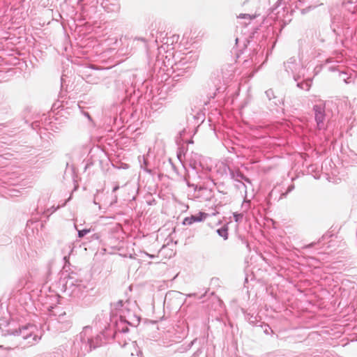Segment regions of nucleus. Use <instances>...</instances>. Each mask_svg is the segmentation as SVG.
<instances>
[{"label":"nucleus","mask_w":357,"mask_h":357,"mask_svg":"<svg viewBox=\"0 0 357 357\" xmlns=\"http://www.w3.org/2000/svg\"><path fill=\"white\" fill-rule=\"evenodd\" d=\"M265 94L268 100L273 101L274 105L280 106L282 103V100L275 96L274 92L271 89L266 90L265 91Z\"/></svg>","instance_id":"19"},{"label":"nucleus","mask_w":357,"mask_h":357,"mask_svg":"<svg viewBox=\"0 0 357 357\" xmlns=\"http://www.w3.org/2000/svg\"><path fill=\"white\" fill-rule=\"evenodd\" d=\"M130 345L135 349V353H136V355L137 356H139V354H142V352L141 351L138 350L136 347H137V343L135 341H132L130 343Z\"/></svg>","instance_id":"29"},{"label":"nucleus","mask_w":357,"mask_h":357,"mask_svg":"<svg viewBox=\"0 0 357 357\" xmlns=\"http://www.w3.org/2000/svg\"><path fill=\"white\" fill-rule=\"evenodd\" d=\"M238 42H239V38H236V44L238 45Z\"/></svg>","instance_id":"54"},{"label":"nucleus","mask_w":357,"mask_h":357,"mask_svg":"<svg viewBox=\"0 0 357 357\" xmlns=\"http://www.w3.org/2000/svg\"><path fill=\"white\" fill-rule=\"evenodd\" d=\"M233 215H234V220L236 222H240L243 218V213H234Z\"/></svg>","instance_id":"28"},{"label":"nucleus","mask_w":357,"mask_h":357,"mask_svg":"<svg viewBox=\"0 0 357 357\" xmlns=\"http://www.w3.org/2000/svg\"><path fill=\"white\" fill-rule=\"evenodd\" d=\"M202 353V349H198L192 355V357H199L200 354Z\"/></svg>","instance_id":"34"},{"label":"nucleus","mask_w":357,"mask_h":357,"mask_svg":"<svg viewBox=\"0 0 357 357\" xmlns=\"http://www.w3.org/2000/svg\"><path fill=\"white\" fill-rule=\"evenodd\" d=\"M307 0H298V1L301 3H305Z\"/></svg>","instance_id":"53"},{"label":"nucleus","mask_w":357,"mask_h":357,"mask_svg":"<svg viewBox=\"0 0 357 357\" xmlns=\"http://www.w3.org/2000/svg\"><path fill=\"white\" fill-rule=\"evenodd\" d=\"M204 189V188L203 187H202V186H199V188H198L197 185H196L195 188V190H199V191L202 190Z\"/></svg>","instance_id":"46"},{"label":"nucleus","mask_w":357,"mask_h":357,"mask_svg":"<svg viewBox=\"0 0 357 357\" xmlns=\"http://www.w3.org/2000/svg\"><path fill=\"white\" fill-rule=\"evenodd\" d=\"M97 197H98L97 195H95L94 199H93V204L96 205H98L99 208H100V205L96 202Z\"/></svg>","instance_id":"40"},{"label":"nucleus","mask_w":357,"mask_h":357,"mask_svg":"<svg viewBox=\"0 0 357 357\" xmlns=\"http://www.w3.org/2000/svg\"><path fill=\"white\" fill-rule=\"evenodd\" d=\"M178 38V36H172V37L169 38L167 37V33H165L163 32H157V35L155 36V39L154 40V43L158 46V51L159 54H161L162 51H166V45H168V40L171 41V45H173L175 40L177 41Z\"/></svg>","instance_id":"11"},{"label":"nucleus","mask_w":357,"mask_h":357,"mask_svg":"<svg viewBox=\"0 0 357 357\" xmlns=\"http://www.w3.org/2000/svg\"><path fill=\"white\" fill-rule=\"evenodd\" d=\"M38 126V122L37 121H35L32 123V127L34 128V126Z\"/></svg>","instance_id":"50"},{"label":"nucleus","mask_w":357,"mask_h":357,"mask_svg":"<svg viewBox=\"0 0 357 357\" xmlns=\"http://www.w3.org/2000/svg\"><path fill=\"white\" fill-rule=\"evenodd\" d=\"M238 17L240 18V19H248L249 20L252 19V17L250 15H249V14H240L238 16ZM254 17H253V18Z\"/></svg>","instance_id":"30"},{"label":"nucleus","mask_w":357,"mask_h":357,"mask_svg":"<svg viewBox=\"0 0 357 357\" xmlns=\"http://www.w3.org/2000/svg\"><path fill=\"white\" fill-rule=\"evenodd\" d=\"M203 117L204 114L199 112H197L196 115L192 116L193 119H197L198 120L202 119V122L203 121Z\"/></svg>","instance_id":"32"},{"label":"nucleus","mask_w":357,"mask_h":357,"mask_svg":"<svg viewBox=\"0 0 357 357\" xmlns=\"http://www.w3.org/2000/svg\"><path fill=\"white\" fill-rule=\"evenodd\" d=\"M313 111L314 113V119L319 130L324 128V121L326 119L325 102L319 100L318 103L314 105Z\"/></svg>","instance_id":"10"},{"label":"nucleus","mask_w":357,"mask_h":357,"mask_svg":"<svg viewBox=\"0 0 357 357\" xmlns=\"http://www.w3.org/2000/svg\"><path fill=\"white\" fill-rule=\"evenodd\" d=\"M135 40H141V41H142L144 43L145 47L148 49V47H147V45H147V40L144 38H135Z\"/></svg>","instance_id":"35"},{"label":"nucleus","mask_w":357,"mask_h":357,"mask_svg":"<svg viewBox=\"0 0 357 357\" xmlns=\"http://www.w3.org/2000/svg\"><path fill=\"white\" fill-rule=\"evenodd\" d=\"M117 199H118L117 196L116 195H114L113 201H112L111 203H110V206L116 204L117 202Z\"/></svg>","instance_id":"38"},{"label":"nucleus","mask_w":357,"mask_h":357,"mask_svg":"<svg viewBox=\"0 0 357 357\" xmlns=\"http://www.w3.org/2000/svg\"><path fill=\"white\" fill-rule=\"evenodd\" d=\"M119 189V185H116L114 188H113V190H112V192H115L116 190H118Z\"/></svg>","instance_id":"41"},{"label":"nucleus","mask_w":357,"mask_h":357,"mask_svg":"<svg viewBox=\"0 0 357 357\" xmlns=\"http://www.w3.org/2000/svg\"><path fill=\"white\" fill-rule=\"evenodd\" d=\"M140 322V317L136 314L129 315L128 318L126 316L120 315L119 320L116 323V332L113 334L114 337L119 340L125 333H128V326L136 327Z\"/></svg>","instance_id":"7"},{"label":"nucleus","mask_w":357,"mask_h":357,"mask_svg":"<svg viewBox=\"0 0 357 357\" xmlns=\"http://www.w3.org/2000/svg\"><path fill=\"white\" fill-rule=\"evenodd\" d=\"M346 75H347V74H346V73H342V75H343V76H345Z\"/></svg>","instance_id":"57"},{"label":"nucleus","mask_w":357,"mask_h":357,"mask_svg":"<svg viewBox=\"0 0 357 357\" xmlns=\"http://www.w3.org/2000/svg\"><path fill=\"white\" fill-rule=\"evenodd\" d=\"M63 289L66 295L71 298H79L86 291V281L79 278L76 273H72L67 278Z\"/></svg>","instance_id":"6"},{"label":"nucleus","mask_w":357,"mask_h":357,"mask_svg":"<svg viewBox=\"0 0 357 357\" xmlns=\"http://www.w3.org/2000/svg\"><path fill=\"white\" fill-rule=\"evenodd\" d=\"M116 332V326L114 328H105V331L94 334L91 326H85L82 331L75 337L71 347L72 357H82L93 349L105 344L107 340L115 339L118 343L124 347L129 344L130 339L126 337L128 333L120 336L119 340L114 336Z\"/></svg>","instance_id":"1"},{"label":"nucleus","mask_w":357,"mask_h":357,"mask_svg":"<svg viewBox=\"0 0 357 357\" xmlns=\"http://www.w3.org/2000/svg\"><path fill=\"white\" fill-rule=\"evenodd\" d=\"M250 201L248 199H244L241 205V208L243 210V212L248 211V209L250 208Z\"/></svg>","instance_id":"25"},{"label":"nucleus","mask_w":357,"mask_h":357,"mask_svg":"<svg viewBox=\"0 0 357 357\" xmlns=\"http://www.w3.org/2000/svg\"><path fill=\"white\" fill-rule=\"evenodd\" d=\"M208 214L204 212H199L197 214L192 215L190 217H187L184 218L183 221V225H190L194 222H199L203 221L206 218Z\"/></svg>","instance_id":"15"},{"label":"nucleus","mask_w":357,"mask_h":357,"mask_svg":"<svg viewBox=\"0 0 357 357\" xmlns=\"http://www.w3.org/2000/svg\"><path fill=\"white\" fill-rule=\"evenodd\" d=\"M184 132H185V130H183L182 131H181V132H179V135H180V137H181V138L182 137V136H183V133H184Z\"/></svg>","instance_id":"51"},{"label":"nucleus","mask_w":357,"mask_h":357,"mask_svg":"<svg viewBox=\"0 0 357 357\" xmlns=\"http://www.w3.org/2000/svg\"><path fill=\"white\" fill-rule=\"evenodd\" d=\"M284 67L289 75H292L295 81L300 79L303 66L294 57L289 58L287 62L284 63Z\"/></svg>","instance_id":"9"},{"label":"nucleus","mask_w":357,"mask_h":357,"mask_svg":"<svg viewBox=\"0 0 357 357\" xmlns=\"http://www.w3.org/2000/svg\"><path fill=\"white\" fill-rule=\"evenodd\" d=\"M282 1L283 0H278V5L281 4Z\"/></svg>","instance_id":"55"},{"label":"nucleus","mask_w":357,"mask_h":357,"mask_svg":"<svg viewBox=\"0 0 357 357\" xmlns=\"http://www.w3.org/2000/svg\"><path fill=\"white\" fill-rule=\"evenodd\" d=\"M342 7L351 13V15L355 13L357 8V0H342Z\"/></svg>","instance_id":"18"},{"label":"nucleus","mask_w":357,"mask_h":357,"mask_svg":"<svg viewBox=\"0 0 357 357\" xmlns=\"http://www.w3.org/2000/svg\"><path fill=\"white\" fill-rule=\"evenodd\" d=\"M294 185L291 184L288 186L284 192H282L280 187H275L269 193L271 199L279 202L283 198H285L287 195L294 189Z\"/></svg>","instance_id":"12"},{"label":"nucleus","mask_w":357,"mask_h":357,"mask_svg":"<svg viewBox=\"0 0 357 357\" xmlns=\"http://www.w3.org/2000/svg\"><path fill=\"white\" fill-rule=\"evenodd\" d=\"M245 319L247 320L250 324L252 326H257L258 323H261L259 326L263 327V323L261 322V317L255 312H248L243 310Z\"/></svg>","instance_id":"16"},{"label":"nucleus","mask_w":357,"mask_h":357,"mask_svg":"<svg viewBox=\"0 0 357 357\" xmlns=\"http://www.w3.org/2000/svg\"><path fill=\"white\" fill-rule=\"evenodd\" d=\"M259 52V56H263V50L261 51V46L259 47V45H256V47H253L252 53L250 54V59L252 62L258 63L259 61L258 60V54Z\"/></svg>","instance_id":"20"},{"label":"nucleus","mask_w":357,"mask_h":357,"mask_svg":"<svg viewBox=\"0 0 357 357\" xmlns=\"http://www.w3.org/2000/svg\"><path fill=\"white\" fill-rule=\"evenodd\" d=\"M217 234L223 238L224 240H227L228 238V227L227 225H224L220 228H218L216 230Z\"/></svg>","instance_id":"22"},{"label":"nucleus","mask_w":357,"mask_h":357,"mask_svg":"<svg viewBox=\"0 0 357 357\" xmlns=\"http://www.w3.org/2000/svg\"><path fill=\"white\" fill-rule=\"evenodd\" d=\"M353 156L355 158V160H356V162H352V165H357V155L356 154H353Z\"/></svg>","instance_id":"43"},{"label":"nucleus","mask_w":357,"mask_h":357,"mask_svg":"<svg viewBox=\"0 0 357 357\" xmlns=\"http://www.w3.org/2000/svg\"><path fill=\"white\" fill-rule=\"evenodd\" d=\"M93 238H95V239H99L100 235L98 234H94L93 235Z\"/></svg>","instance_id":"47"},{"label":"nucleus","mask_w":357,"mask_h":357,"mask_svg":"<svg viewBox=\"0 0 357 357\" xmlns=\"http://www.w3.org/2000/svg\"><path fill=\"white\" fill-rule=\"evenodd\" d=\"M200 166L202 167V169L204 170L206 172H210L211 168L209 167H204L202 162H200Z\"/></svg>","instance_id":"36"},{"label":"nucleus","mask_w":357,"mask_h":357,"mask_svg":"<svg viewBox=\"0 0 357 357\" xmlns=\"http://www.w3.org/2000/svg\"><path fill=\"white\" fill-rule=\"evenodd\" d=\"M171 41L172 40H168V45H166V50H169V51L170 50L169 45H172Z\"/></svg>","instance_id":"45"},{"label":"nucleus","mask_w":357,"mask_h":357,"mask_svg":"<svg viewBox=\"0 0 357 357\" xmlns=\"http://www.w3.org/2000/svg\"><path fill=\"white\" fill-rule=\"evenodd\" d=\"M264 327H265L264 333H265L266 334H268V333H269L268 331H269V330H271V328H270V327H269V326H268V325H267V324H264Z\"/></svg>","instance_id":"37"},{"label":"nucleus","mask_w":357,"mask_h":357,"mask_svg":"<svg viewBox=\"0 0 357 357\" xmlns=\"http://www.w3.org/2000/svg\"><path fill=\"white\" fill-rule=\"evenodd\" d=\"M195 294H189L188 296L190 297L192 296H194Z\"/></svg>","instance_id":"58"},{"label":"nucleus","mask_w":357,"mask_h":357,"mask_svg":"<svg viewBox=\"0 0 357 357\" xmlns=\"http://www.w3.org/2000/svg\"><path fill=\"white\" fill-rule=\"evenodd\" d=\"M349 13V16L342 13L333 15L331 28L337 36H344L346 38L351 36L353 33L352 24L356 19L354 18V14L351 15V13Z\"/></svg>","instance_id":"4"},{"label":"nucleus","mask_w":357,"mask_h":357,"mask_svg":"<svg viewBox=\"0 0 357 357\" xmlns=\"http://www.w3.org/2000/svg\"><path fill=\"white\" fill-rule=\"evenodd\" d=\"M316 243H310L307 245L305 246V248H312V246H314V245H315Z\"/></svg>","instance_id":"42"},{"label":"nucleus","mask_w":357,"mask_h":357,"mask_svg":"<svg viewBox=\"0 0 357 357\" xmlns=\"http://www.w3.org/2000/svg\"><path fill=\"white\" fill-rule=\"evenodd\" d=\"M255 32H253V33H252V36H249V38H245V39L243 40V46H244V47H246L248 45H250V43H251V42H252L251 38H254V36H255Z\"/></svg>","instance_id":"27"},{"label":"nucleus","mask_w":357,"mask_h":357,"mask_svg":"<svg viewBox=\"0 0 357 357\" xmlns=\"http://www.w3.org/2000/svg\"><path fill=\"white\" fill-rule=\"evenodd\" d=\"M166 54L165 56L163 54H158L156 56V65L160 66L161 63L164 67L168 68L170 66L174 73L178 72L176 76H183V73H188L191 68V66L188 65V58H181L178 61H174V56L172 52H170L169 50L164 51Z\"/></svg>","instance_id":"5"},{"label":"nucleus","mask_w":357,"mask_h":357,"mask_svg":"<svg viewBox=\"0 0 357 357\" xmlns=\"http://www.w3.org/2000/svg\"><path fill=\"white\" fill-rule=\"evenodd\" d=\"M146 255H148L151 259H153V258H154V257H155V256H154V255H149V254H148V253H146Z\"/></svg>","instance_id":"52"},{"label":"nucleus","mask_w":357,"mask_h":357,"mask_svg":"<svg viewBox=\"0 0 357 357\" xmlns=\"http://www.w3.org/2000/svg\"><path fill=\"white\" fill-rule=\"evenodd\" d=\"M84 115H85V116H86L89 120H91V116H90V115H89V114L88 112H85V113H84Z\"/></svg>","instance_id":"49"},{"label":"nucleus","mask_w":357,"mask_h":357,"mask_svg":"<svg viewBox=\"0 0 357 357\" xmlns=\"http://www.w3.org/2000/svg\"><path fill=\"white\" fill-rule=\"evenodd\" d=\"M226 169L229 171V175L232 179L237 181H239L240 179H242L247 183H250V180L239 170L234 171L232 169H231L229 166L225 167V171H226Z\"/></svg>","instance_id":"17"},{"label":"nucleus","mask_w":357,"mask_h":357,"mask_svg":"<svg viewBox=\"0 0 357 357\" xmlns=\"http://www.w3.org/2000/svg\"><path fill=\"white\" fill-rule=\"evenodd\" d=\"M130 354H131V356H134V355H135V353H134L133 351H131V352H130Z\"/></svg>","instance_id":"56"},{"label":"nucleus","mask_w":357,"mask_h":357,"mask_svg":"<svg viewBox=\"0 0 357 357\" xmlns=\"http://www.w3.org/2000/svg\"><path fill=\"white\" fill-rule=\"evenodd\" d=\"M101 6L107 13H117L120 10L119 0H103Z\"/></svg>","instance_id":"13"},{"label":"nucleus","mask_w":357,"mask_h":357,"mask_svg":"<svg viewBox=\"0 0 357 357\" xmlns=\"http://www.w3.org/2000/svg\"><path fill=\"white\" fill-rule=\"evenodd\" d=\"M123 306V301L120 300L119 301L116 305H115V308L116 310H119L121 307H122Z\"/></svg>","instance_id":"33"},{"label":"nucleus","mask_w":357,"mask_h":357,"mask_svg":"<svg viewBox=\"0 0 357 357\" xmlns=\"http://www.w3.org/2000/svg\"><path fill=\"white\" fill-rule=\"evenodd\" d=\"M296 82H297L296 86L298 88H300L301 89L305 90V91H309L311 87V85H312V79L311 78H307L301 82H298V80Z\"/></svg>","instance_id":"21"},{"label":"nucleus","mask_w":357,"mask_h":357,"mask_svg":"<svg viewBox=\"0 0 357 357\" xmlns=\"http://www.w3.org/2000/svg\"><path fill=\"white\" fill-rule=\"evenodd\" d=\"M197 341V339H194L187 347V349H190L193 344Z\"/></svg>","instance_id":"39"},{"label":"nucleus","mask_w":357,"mask_h":357,"mask_svg":"<svg viewBox=\"0 0 357 357\" xmlns=\"http://www.w3.org/2000/svg\"><path fill=\"white\" fill-rule=\"evenodd\" d=\"M70 316L68 315L66 312L59 313L57 314L56 321L61 325L58 329L61 331H66L71 326Z\"/></svg>","instance_id":"14"},{"label":"nucleus","mask_w":357,"mask_h":357,"mask_svg":"<svg viewBox=\"0 0 357 357\" xmlns=\"http://www.w3.org/2000/svg\"><path fill=\"white\" fill-rule=\"evenodd\" d=\"M27 280L25 278H22L19 280L17 288L19 289H22L26 284Z\"/></svg>","instance_id":"26"},{"label":"nucleus","mask_w":357,"mask_h":357,"mask_svg":"<svg viewBox=\"0 0 357 357\" xmlns=\"http://www.w3.org/2000/svg\"><path fill=\"white\" fill-rule=\"evenodd\" d=\"M178 158L179 160H181V156L179 155H178Z\"/></svg>","instance_id":"59"},{"label":"nucleus","mask_w":357,"mask_h":357,"mask_svg":"<svg viewBox=\"0 0 357 357\" xmlns=\"http://www.w3.org/2000/svg\"><path fill=\"white\" fill-rule=\"evenodd\" d=\"M144 170L145 172H146L147 173L149 174H152V170L151 169H149V168H144Z\"/></svg>","instance_id":"44"},{"label":"nucleus","mask_w":357,"mask_h":357,"mask_svg":"<svg viewBox=\"0 0 357 357\" xmlns=\"http://www.w3.org/2000/svg\"><path fill=\"white\" fill-rule=\"evenodd\" d=\"M75 229L77 230V236L79 238H83L85 235L90 233L91 229H78L77 228V225H75Z\"/></svg>","instance_id":"23"},{"label":"nucleus","mask_w":357,"mask_h":357,"mask_svg":"<svg viewBox=\"0 0 357 357\" xmlns=\"http://www.w3.org/2000/svg\"><path fill=\"white\" fill-rule=\"evenodd\" d=\"M37 332V328L33 324H27L18 329L8 331V333L15 338L16 342L13 347H6V349L10 350L19 347L25 348L36 344L40 340Z\"/></svg>","instance_id":"3"},{"label":"nucleus","mask_w":357,"mask_h":357,"mask_svg":"<svg viewBox=\"0 0 357 357\" xmlns=\"http://www.w3.org/2000/svg\"><path fill=\"white\" fill-rule=\"evenodd\" d=\"M343 79H344V82H345L346 83H347V84H349V83H350V82H351V81H350V80H349V77L345 78V77H343Z\"/></svg>","instance_id":"48"},{"label":"nucleus","mask_w":357,"mask_h":357,"mask_svg":"<svg viewBox=\"0 0 357 357\" xmlns=\"http://www.w3.org/2000/svg\"><path fill=\"white\" fill-rule=\"evenodd\" d=\"M146 79L144 72L137 70L126 75L123 79H117L115 84L117 90L125 95L123 100H128L131 104H134L135 99L132 98L136 96L137 99L141 96L139 87L144 84Z\"/></svg>","instance_id":"2"},{"label":"nucleus","mask_w":357,"mask_h":357,"mask_svg":"<svg viewBox=\"0 0 357 357\" xmlns=\"http://www.w3.org/2000/svg\"><path fill=\"white\" fill-rule=\"evenodd\" d=\"M67 201H66L61 206H64L66 204ZM61 207L60 205H58L56 207H54V206H52L51 208H49L47 211H50L51 213H53L54 212H55L58 208H59Z\"/></svg>","instance_id":"31"},{"label":"nucleus","mask_w":357,"mask_h":357,"mask_svg":"<svg viewBox=\"0 0 357 357\" xmlns=\"http://www.w3.org/2000/svg\"><path fill=\"white\" fill-rule=\"evenodd\" d=\"M185 301L183 294L177 291H170L165 295L164 305L172 310H179Z\"/></svg>","instance_id":"8"},{"label":"nucleus","mask_w":357,"mask_h":357,"mask_svg":"<svg viewBox=\"0 0 357 357\" xmlns=\"http://www.w3.org/2000/svg\"><path fill=\"white\" fill-rule=\"evenodd\" d=\"M100 81V78L98 77H93V75H89L87 77L86 82L91 84H98Z\"/></svg>","instance_id":"24"}]
</instances>
